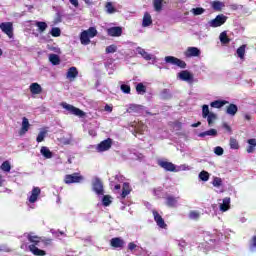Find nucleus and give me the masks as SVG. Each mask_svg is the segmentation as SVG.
Masks as SVG:
<instances>
[{
	"mask_svg": "<svg viewBox=\"0 0 256 256\" xmlns=\"http://www.w3.org/2000/svg\"><path fill=\"white\" fill-rule=\"evenodd\" d=\"M227 23V16L224 14H219L215 17V19L209 20L206 24V27H212L213 29L217 27H221Z\"/></svg>",
	"mask_w": 256,
	"mask_h": 256,
	"instance_id": "nucleus-1",
	"label": "nucleus"
},
{
	"mask_svg": "<svg viewBox=\"0 0 256 256\" xmlns=\"http://www.w3.org/2000/svg\"><path fill=\"white\" fill-rule=\"evenodd\" d=\"M61 107H63V109L68 111V113H70V115H75L76 117H83L85 115V112H83V110H81L71 104H68L67 102H62Z\"/></svg>",
	"mask_w": 256,
	"mask_h": 256,
	"instance_id": "nucleus-2",
	"label": "nucleus"
},
{
	"mask_svg": "<svg viewBox=\"0 0 256 256\" xmlns=\"http://www.w3.org/2000/svg\"><path fill=\"white\" fill-rule=\"evenodd\" d=\"M223 237V234H209L206 233L204 237V241L206 245H208L209 249L215 248V243H217V239H221Z\"/></svg>",
	"mask_w": 256,
	"mask_h": 256,
	"instance_id": "nucleus-3",
	"label": "nucleus"
},
{
	"mask_svg": "<svg viewBox=\"0 0 256 256\" xmlns=\"http://www.w3.org/2000/svg\"><path fill=\"white\" fill-rule=\"evenodd\" d=\"M84 180L85 178L79 173L67 174L64 177V183H66V185H71V183H81Z\"/></svg>",
	"mask_w": 256,
	"mask_h": 256,
	"instance_id": "nucleus-4",
	"label": "nucleus"
},
{
	"mask_svg": "<svg viewBox=\"0 0 256 256\" xmlns=\"http://www.w3.org/2000/svg\"><path fill=\"white\" fill-rule=\"evenodd\" d=\"M164 61L170 65H177V67H180V69H185V67H187V63H185V61L175 58L174 56H166Z\"/></svg>",
	"mask_w": 256,
	"mask_h": 256,
	"instance_id": "nucleus-5",
	"label": "nucleus"
},
{
	"mask_svg": "<svg viewBox=\"0 0 256 256\" xmlns=\"http://www.w3.org/2000/svg\"><path fill=\"white\" fill-rule=\"evenodd\" d=\"M0 29L9 39H13V23L12 22H2L0 24Z\"/></svg>",
	"mask_w": 256,
	"mask_h": 256,
	"instance_id": "nucleus-6",
	"label": "nucleus"
},
{
	"mask_svg": "<svg viewBox=\"0 0 256 256\" xmlns=\"http://www.w3.org/2000/svg\"><path fill=\"white\" fill-rule=\"evenodd\" d=\"M158 165L159 167H162V169H164L165 171H170L172 173H177V171H179L177 170V166H175V164H173L172 162L159 160Z\"/></svg>",
	"mask_w": 256,
	"mask_h": 256,
	"instance_id": "nucleus-7",
	"label": "nucleus"
},
{
	"mask_svg": "<svg viewBox=\"0 0 256 256\" xmlns=\"http://www.w3.org/2000/svg\"><path fill=\"white\" fill-rule=\"evenodd\" d=\"M178 79L180 81H185L186 83H189L190 85L193 84L194 77L191 72L187 70H182L180 73H178Z\"/></svg>",
	"mask_w": 256,
	"mask_h": 256,
	"instance_id": "nucleus-8",
	"label": "nucleus"
},
{
	"mask_svg": "<svg viewBox=\"0 0 256 256\" xmlns=\"http://www.w3.org/2000/svg\"><path fill=\"white\" fill-rule=\"evenodd\" d=\"M112 144H113V142L111 141V138L103 140L102 142H100L97 145L96 151H98V153H103L105 151H109Z\"/></svg>",
	"mask_w": 256,
	"mask_h": 256,
	"instance_id": "nucleus-9",
	"label": "nucleus"
},
{
	"mask_svg": "<svg viewBox=\"0 0 256 256\" xmlns=\"http://www.w3.org/2000/svg\"><path fill=\"white\" fill-rule=\"evenodd\" d=\"M154 221L156 222V225L160 227V229H167V223H165V220L161 215H159V212L157 210L152 211Z\"/></svg>",
	"mask_w": 256,
	"mask_h": 256,
	"instance_id": "nucleus-10",
	"label": "nucleus"
},
{
	"mask_svg": "<svg viewBox=\"0 0 256 256\" xmlns=\"http://www.w3.org/2000/svg\"><path fill=\"white\" fill-rule=\"evenodd\" d=\"M136 53L137 55H140L141 57H143L145 61H155V59H157L155 56H153L152 54H149L147 51H145V49L141 47L136 48Z\"/></svg>",
	"mask_w": 256,
	"mask_h": 256,
	"instance_id": "nucleus-11",
	"label": "nucleus"
},
{
	"mask_svg": "<svg viewBox=\"0 0 256 256\" xmlns=\"http://www.w3.org/2000/svg\"><path fill=\"white\" fill-rule=\"evenodd\" d=\"M110 245L114 249H123L125 247V240L121 237H115L110 240Z\"/></svg>",
	"mask_w": 256,
	"mask_h": 256,
	"instance_id": "nucleus-12",
	"label": "nucleus"
},
{
	"mask_svg": "<svg viewBox=\"0 0 256 256\" xmlns=\"http://www.w3.org/2000/svg\"><path fill=\"white\" fill-rule=\"evenodd\" d=\"M93 191L96 192V195H103V182L99 178H95L93 181Z\"/></svg>",
	"mask_w": 256,
	"mask_h": 256,
	"instance_id": "nucleus-13",
	"label": "nucleus"
},
{
	"mask_svg": "<svg viewBox=\"0 0 256 256\" xmlns=\"http://www.w3.org/2000/svg\"><path fill=\"white\" fill-rule=\"evenodd\" d=\"M39 195H41V188L33 187L30 195L28 196L29 203H36L37 199H39Z\"/></svg>",
	"mask_w": 256,
	"mask_h": 256,
	"instance_id": "nucleus-14",
	"label": "nucleus"
},
{
	"mask_svg": "<svg viewBox=\"0 0 256 256\" xmlns=\"http://www.w3.org/2000/svg\"><path fill=\"white\" fill-rule=\"evenodd\" d=\"M219 209L222 213H225L231 209V198L225 197L222 203L219 204Z\"/></svg>",
	"mask_w": 256,
	"mask_h": 256,
	"instance_id": "nucleus-15",
	"label": "nucleus"
},
{
	"mask_svg": "<svg viewBox=\"0 0 256 256\" xmlns=\"http://www.w3.org/2000/svg\"><path fill=\"white\" fill-rule=\"evenodd\" d=\"M185 57H199L201 55V50L197 47H188L184 52Z\"/></svg>",
	"mask_w": 256,
	"mask_h": 256,
	"instance_id": "nucleus-16",
	"label": "nucleus"
},
{
	"mask_svg": "<svg viewBox=\"0 0 256 256\" xmlns=\"http://www.w3.org/2000/svg\"><path fill=\"white\" fill-rule=\"evenodd\" d=\"M29 127H31V124L29 123V119H27V117H23L19 135L23 137V135H25V133L29 131Z\"/></svg>",
	"mask_w": 256,
	"mask_h": 256,
	"instance_id": "nucleus-17",
	"label": "nucleus"
},
{
	"mask_svg": "<svg viewBox=\"0 0 256 256\" xmlns=\"http://www.w3.org/2000/svg\"><path fill=\"white\" fill-rule=\"evenodd\" d=\"M213 187L218 189V193H223L225 190L223 189V179L220 177H214L212 181Z\"/></svg>",
	"mask_w": 256,
	"mask_h": 256,
	"instance_id": "nucleus-18",
	"label": "nucleus"
},
{
	"mask_svg": "<svg viewBox=\"0 0 256 256\" xmlns=\"http://www.w3.org/2000/svg\"><path fill=\"white\" fill-rule=\"evenodd\" d=\"M79 75V71L76 67L72 66L68 69L66 77L67 79H70V81H73L76 79V77Z\"/></svg>",
	"mask_w": 256,
	"mask_h": 256,
	"instance_id": "nucleus-19",
	"label": "nucleus"
},
{
	"mask_svg": "<svg viewBox=\"0 0 256 256\" xmlns=\"http://www.w3.org/2000/svg\"><path fill=\"white\" fill-rule=\"evenodd\" d=\"M107 33L110 35V37H121L123 30L121 27H111L107 30Z\"/></svg>",
	"mask_w": 256,
	"mask_h": 256,
	"instance_id": "nucleus-20",
	"label": "nucleus"
},
{
	"mask_svg": "<svg viewBox=\"0 0 256 256\" xmlns=\"http://www.w3.org/2000/svg\"><path fill=\"white\" fill-rule=\"evenodd\" d=\"M179 202V197H175L172 195H169L166 197V205L167 207H177V203Z\"/></svg>",
	"mask_w": 256,
	"mask_h": 256,
	"instance_id": "nucleus-21",
	"label": "nucleus"
},
{
	"mask_svg": "<svg viewBox=\"0 0 256 256\" xmlns=\"http://www.w3.org/2000/svg\"><path fill=\"white\" fill-rule=\"evenodd\" d=\"M29 251H31V253H33V255H36V256L47 255V253L44 250L39 249L37 246H35V244L29 245Z\"/></svg>",
	"mask_w": 256,
	"mask_h": 256,
	"instance_id": "nucleus-22",
	"label": "nucleus"
},
{
	"mask_svg": "<svg viewBox=\"0 0 256 256\" xmlns=\"http://www.w3.org/2000/svg\"><path fill=\"white\" fill-rule=\"evenodd\" d=\"M43 92V88L41 87V85H39V83H32L30 85V93H32V95H40V93Z\"/></svg>",
	"mask_w": 256,
	"mask_h": 256,
	"instance_id": "nucleus-23",
	"label": "nucleus"
},
{
	"mask_svg": "<svg viewBox=\"0 0 256 256\" xmlns=\"http://www.w3.org/2000/svg\"><path fill=\"white\" fill-rule=\"evenodd\" d=\"M41 155L44 157V159H53V152L47 147L42 146L40 149Z\"/></svg>",
	"mask_w": 256,
	"mask_h": 256,
	"instance_id": "nucleus-24",
	"label": "nucleus"
},
{
	"mask_svg": "<svg viewBox=\"0 0 256 256\" xmlns=\"http://www.w3.org/2000/svg\"><path fill=\"white\" fill-rule=\"evenodd\" d=\"M152 24H153V19L151 18V14L146 12L142 20V27H149Z\"/></svg>",
	"mask_w": 256,
	"mask_h": 256,
	"instance_id": "nucleus-25",
	"label": "nucleus"
},
{
	"mask_svg": "<svg viewBox=\"0 0 256 256\" xmlns=\"http://www.w3.org/2000/svg\"><path fill=\"white\" fill-rule=\"evenodd\" d=\"M80 42L82 43V45H89V43H91V38L86 31H83L80 34Z\"/></svg>",
	"mask_w": 256,
	"mask_h": 256,
	"instance_id": "nucleus-26",
	"label": "nucleus"
},
{
	"mask_svg": "<svg viewBox=\"0 0 256 256\" xmlns=\"http://www.w3.org/2000/svg\"><path fill=\"white\" fill-rule=\"evenodd\" d=\"M237 111H239V108L235 104H230L226 109L227 115H231L232 117L237 115Z\"/></svg>",
	"mask_w": 256,
	"mask_h": 256,
	"instance_id": "nucleus-27",
	"label": "nucleus"
},
{
	"mask_svg": "<svg viewBox=\"0 0 256 256\" xmlns=\"http://www.w3.org/2000/svg\"><path fill=\"white\" fill-rule=\"evenodd\" d=\"M198 137H217V130L216 129H210L205 132H201L198 134Z\"/></svg>",
	"mask_w": 256,
	"mask_h": 256,
	"instance_id": "nucleus-28",
	"label": "nucleus"
},
{
	"mask_svg": "<svg viewBox=\"0 0 256 256\" xmlns=\"http://www.w3.org/2000/svg\"><path fill=\"white\" fill-rule=\"evenodd\" d=\"M227 101L225 100H215L210 103V106L213 107L214 109H221V107H224V105H227Z\"/></svg>",
	"mask_w": 256,
	"mask_h": 256,
	"instance_id": "nucleus-29",
	"label": "nucleus"
},
{
	"mask_svg": "<svg viewBox=\"0 0 256 256\" xmlns=\"http://www.w3.org/2000/svg\"><path fill=\"white\" fill-rule=\"evenodd\" d=\"M129 193H131V186H129V183L125 182L122 186V193H121L122 199H125V197L129 195Z\"/></svg>",
	"mask_w": 256,
	"mask_h": 256,
	"instance_id": "nucleus-30",
	"label": "nucleus"
},
{
	"mask_svg": "<svg viewBox=\"0 0 256 256\" xmlns=\"http://www.w3.org/2000/svg\"><path fill=\"white\" fill-rule=\"evenodd\" d=\"M133 127L136 133H143V131L146 129V126L143 124V122H134Z\"/></svg>",
	"mask_w": 256,
	"mask_h": 256,
	"instance_id": "nucleus-31",
	"label": "nucleus"
},
{
	"mask_svg": "<svg viewBox=\"0 0 256 256\" xmlns=\"http://www.w3.org/2000/svg\"><path fill=\"white\" fill-rule=\"evenodd\" d=\"M136 92L138 95H145L147 93V87L143 85V83H138L136 85Z\"/></svg>",
	"mask_w": 256,
	"mask_h": 256,
	"instance_id": "nucleus-32",
	"label": "nucleus"
},
{
	"mask_svg": "<svg viewBox=\"0 0 256 256\" xmlns=\"http://www.w3.org/2000/svg\"><path fill=\"white\" fill-rule=\"evenodd\" d=\"M153 6L157 13L163 10V0H153Z\"/></svg>",
	"mask_w": 256,
	"mask_h": 256,
	"instance_id": "nucleus-33",
	"label": "nucleus"
},
{
	"mask_svg": "<svg viewBox=\"0 0 256 256\" xmlns=\"http://www.w3.org/2000/svg\"><path fill=\"white\" fill-rule=\"evenodd\" d=\"M248 148H247V153H253V151H255V147H256V139L252 138L248 140Z\"/></svg>",
	"mask_w": 256,
	"mask_h": 256,
	"instance_id": "nucleus-34",
	"label": "nucleus"
},
{
	"mask_svg": "<svg viewBox=\"0 0 256 256\" xmlns=\"http://www.w3.org/2000/svg\"><path fill=\"white\" fill-rule=\"evenodd\" d=\"M223 7H225V3L221 1L212 2V9H214V11H221Z\"/></svg>",
	"mask_w": 256,
	"mask_h": 256,
	"instance_id": "nucleus-35",
	"label": "nucleus"
},
{
	"mask_svg": "<svg viewBox=\"0 0 256 256\" xmlns=\"http://www.w3.org/2000/svg\"><path fill=\"white\" fill-rule=\"evenodd\" d=\"M46 137H47V130H45V129L40 130V132L36 138L37 143H41V142L45 141Z\"/></svg>",
	"mask_w": 256,
	"mask_h": 256,
	"instance_id": "nucleus-36",
	"label": "nucleus"
},
{
	"mask_svg": "<svg viewBox=\"0 0 256 256\" xmlns=\"http://www.w3.org/2000/svg\"><path fill=\"white\" fill-rule=\"evenodd\" d=\"M35 26L38 27L39 33H44L47 30V23L36 21Z\"/></svg>",
	"mask_w": 256,
	"mask_h": 256,
	"instance_id": "nucleus-37",
	"label": "nucleus"
},
{
	"mask_svg": "<svg viewBox=\"0 0 256 256\" xmlns=\"http://www.w3.org/2000/svg\"><path fill=\"white\" fill-rule=\"evenodd\" d=\"M49 61L52 63V65H59V63H61V59H59L57 54H50Z\"/></svg>",
	"mask_w": 256,
	"mask_h": 256,
	"instance_id": "nucleus-38",
	"label": "nucleus"
},
{
	"mask_svg": "<svg viewBox=\"0 0 256 256\" xmlns=\"http://www.w3.org/2000/svg\"><path fill=\"white\" fill-rule=\"evenodd\" d=\"M219 40H220V43H222L223 45H227V43H230L231 41L229 37H227V32L225 31L220 33Z\"/></svg>",
	"mask_w": 256,
	"mask_h": 256,
	"instance_id": "nucleus-39",
	"label": "nucleus"
},
{
	"mask_svg": "<svg viewBox=\"0 0 256 256\" xmlns=\"http://www.w3.org/2000/svg\"><path fill=\"white\" fill-rule=\"evenodd\" d=\"M27 239H28V241H30V243H35V245H37V243L41 242V238H39L36 235H33V233L28 234Z\"/></svg>",
	"mask_w": 256,
	"mask_h": 256,
	"instance_id": "nucleus-40",
	"label": "nucleus"
},
{
	"mask_svg": "<svg viewBox=\"0 0 256 256\" xmlns=\"http://www.w3.org/2000/svg\"><path fill=\"white\" fill-rule=\"evenodd\" d=\"M246 47H247V45H242L237 49L236 53H237V56L239 57V59H245Z\"/></svg>",
	"mask_w": 256,
	"mask_h": 256,
	"instance_id": "nucleus-41",
	"label": "nucleus"
},
{
	"mask_svg": "<svg viewBox=\"0 0 256 256\" xmlns=\"http://www.w3.org/2000/svg\"><path fill=\"white\" fill-rule=\"evenodd\" d=\"M0 169L4 171V173H9L11 171V163L9 161H4L0 166Z\"/></svg>",
	"mask_w": 256,
	"mask_h": 256,
	"instance_id": "nucleus-42",
	"label": "nucleus"
},
{
	"mask_svg": "<svg viewBox=\"0 0 256 256\" xmlns=\"http://www.w3.org/2000/svg\"><path fill=\"white\" fill-rule=\"evenodd\" d=\"M105 7L106 13H108L109 15L117 12V9H115V6H113L112 2H107Z\"/></svg>",
	"mask_w": 256,
	"mask_h": 256,
	"instance_id": "nucleus-43",
	"label": "nucleus"
},
{
	"mask_svg": "<svg viewBox=\"0 0 256 256\" xmlns=\"http://www.w3.org/2000/svg\"><path fill=\"white\" fill-rule=\"evenodd\" d=\"M212 112L209 111V105L204 104L202 106V117L203 119H207L209 115H211Z\"/></svg>",
	"mask_w": 256,
	"mask_h": 256,
	"instance_id": "nucleus-44",
	"label": "nucleus"
},
{
	"mask_svg": "<svg viewBox=\"0 0 256 256\" xmlns=\"http://www.w3.org/2000/svg\"><path fill=\"white\" fill-rule=\"evenodd\" d=\"M160 99H171V91L169 89H163L160 92Z\"/></svg>",
	"mask_w": 256,
	"mask_h": 256,
	"instance_id": "nucleus-45",
	"label": "nucleus"
},
{
	"mask_svg": "<svg viewBox=\"0 0 256 256\" xmlns=\"http://www.w3.org/2000/svg\"><path fill=\"white\" fill-rule=\"evenodd\" d=\"M90 39L97 36V29L95 27H90L88 30H84Z\"/></svg>",
	"mask_w": 256,
	"mask_h": 256,
	"instance_id": "nucleus-46",
	"label": "nucleus"
},
{
	"mask_svg": "<svg viewBox=\"0 0 256 256\" xmlns=\"http://www.w3.org/2000/svg\"><path fill=\"white\" fill-rule=\"evenodd\" d=\"M207 121H208V125L209 127H211L213 125V122L217 119V114L215 113H210L207 117H206Z\"/></svg>",
	"mask_w": 256,
	"mask_h": 256,
	"instance_id": "nucleus-47",
	"label": "nucleus"
},
{
	"mask_svg": "<svg viewBox=\"0 0 256 256\" xmlns=\"http://www.w3.org/2000/svg\"><path fill=\"white\" fill-rule=\"evenodd\" d=\"M199 179L201 180V181H209V172H207V171H205V170H203V171H201L200 173H199Z\"/></svg>",
	"mask_w": 256,
	"mask_h": 256,
	"instance_id": "nucleus-48",
	"label": "nucleus"
},
{
	"mask_svg": "<svg viewBox=\"0 0 256 256\" xmlns=\"http://www.w3.org/2000/svg\"><path fill=\"white\" fill-rule=\"evenodd\" d=\"M128 249L131 251V253H135V251H139L140 247L134 242H130L128 243Z\"/></svg>",
	"mask_w": 256,
	"mask_h": 256,
	"instance_id": "nucleus-49",
	"label": "nucleus"
},
{
	"mask_svg": "<svg viewBox=\"0 0 256 256\" xmlns=\"http://www.w3.org/2000/svg\"><path fill=\"white\" fill-rule=\"evenodd\" d=\"M201 217V214L197 211H191L189 213V219H192L194 221H197V219H199Z\"/></svg>",
	"mask_w": 256,
	"mask_h": 256,
	"instance_id": "nucleus-50",
	"label": "nucleus"
},
{
	"mask_svg": "<svg viewBox=\"0 0 256 256\" xmlns=\"http://www.w3.org/2000/svg\"><path fill=\"white\" fill-rule=\"evenodd\" d=\"M250 251L254 253L256 251V236H253L250 240V246H249Z\"/></svg>",
	"mask_w": 256,
	"mask_h": 256,
	"instance_id": "nucleus-51",
	"label": "nucleus"
},
{
	"mask_svg": "<svg viewBox=\"0 0 256 256\" xmlns=\"http://www.w3.org/2000/svg\"><path fill=\"white\" fill-rule=\"evenodd\" d=\"M104 207H109L111 205V196L105 195L102 199Z\"/></svg>",
	"mask_w": 256,
	"mask_h": 256,
	"instance_id": "nucleus-52",
	"label": "nucleus"
},
{
	"mask_svg": "<svg viewBox=\"0 0 256 256\" xmlns=\"http://www.w3.org/2000/svg\"><path fill=\"white\" fill-rule=\"evenodd\" d=\"M120 89H121L122 93H125L126 95H129V93H131V86H129V85L122 84L120 86Z\"/></svg>",
	"mask_w": 256,
	"mask_h": 256,
	"instance_id": "nucleus-53",
	"label": "nucleus"
},
{
	"mask_svg": "<svg viewBox=\"0 0 256 256\" xmlns=\"http://www.w3.org/2000/svg\"><path fill=\"white\" fill-rule=\"evenodd\" d=\"M230 149H239V142H237V139L230 138Z\"/></svg>",
	"mask_w": 256,
	"mask_h": 256,
	"instance_id": "nucleus-54",
	"label": "nucleus"
},
{
	"mask_svg": "<svg viewBox=\"0 0 256 256\" xmlns=\"http://www.w3.org/2000/svg\"><path fill=\"white\" fill-rule=\"evenodd\" d=\"M50 33L52 37H61V29H59L58 27L52 28Z\"/></svg>",
	"mask_w": 256,
	"mask_h": 256,
	"instance_id": "nucleus-55",
	"label": "nucleus"
},
{
	"mask_svg": "<svg viewBox=\"0 0 256 256\" xmlns=\"http://www.w3.org/2000/svg\"><path fill=\"white\" fill-rule=\"evenodd\" d=\"M106 53H117V45L112 44L108 47H106Z\"/></svg>",
	"mask_w": 256,
	"mask_h": 256,
	"instance_id": "nucleus-56",
	"label": "nucleus"
},
{
	"mask_svg": "<svg viewBox=\"0 0 256 256\" xmlns=\"http://www.w3.org/2000/svg\"><path fill=\"white\" fill-rule=\"evenodd\" d=\"M191 13H193V15H203L205 13V9H203V8H193L191 10Z\"/></svg>",
	"mask_w": 256,
	"mask_h": 256,
	"instance_id": "nucleus-57",
	"label": "nucleus"
},
{
	"mask_svg": "<svg viewBox=\"0 0 256 256\" xmlns=\"http://www.w3.org/2000/svg\"><path fill=\"white\" fill-rule=\"evenodd\" d=\"M137 111H139V106L135 104L130 105L128 108V113H135Z\"/></svg>",
	"mask_w": 256,
	"mask_h": 256,
	"instance_id": "nucleus-58",
	"label": "nucleus"
},
{
	"mask_svg": "<svg viewBox=\"0 0 256 256\" xmlns=\"http://www.w3.org/2000/svg\"><path fill=\"white\" fill-rule=\"evenodd\" d=\"M214 153H215V155L221 156V155H223L224 150H223L222 147L217 146V147L214 148Z\"/></svg>",
	"mask_w": 256,
	"mask_h": 256,
	"instance_id": "nucleus-59",
	"label": "nucleus"
},
{
	"mask_svg": "<svg viewBox=\"0 0 256 256\" xmlns=\"http://www.w3.org/2000/svg\"><path fill=\"white\" fill-rule=\"evenodd\" d=\"M191 169V167L183 164L179 167V169H176V171H189Z\"/></svg>",
	"mask_w": 256,
	"mask_h": 256,
	"instance_id": "nucleus-60",
	"label": "nucleus"
},
{
	"mask_svg": "<svg viewBox=\"0 0 256 256\" xmlns=\"http://www.w3.org/2000/svg\"><path fill=\"white\" fill-rule=\"evenodd\" d=\"M4 251V253H11V248L5 246V245H2L1 248H0V252Z\"/></svg>",
	"mask_w": 256,
	"mask_h": 256,
	"instance_id": "nucleus-61",
	"label": "nucleus"
},
{
	"mask_svg": "<svg viewBox=\"0 0 256 256\" xmlns=\"http://www.w3.org/2000/svg\"><path fill=\"white\" fill-rule=\"evenodd\" d=\"M104 111H106L107 113H111L113 111V106L106 104L104 107Z\"/></svg>",
	"mask_w": 256,
	"mask_h": 256,
	"instance_id": "nucleus-62",
	"label": "nucleus"
},
{
	"mask_svg": "<svg viewBox=\"0 0 256 256\" xmlns=\"http://www.w3.org/2000/svg\"><path fill=\"white\" fill-rule=\"evenodd\" d=\"M71 5H74V7H79V0H69Z\"/></svg>",
	"mask_w": 256,
	"mask_h": 256,
	"instance_id": "nucleus-63",
	"label": "nucleus"
},
{
	"mask_svg": "<svg viewBox=\"0 0 256 256\" xmlns=\"http://www.w3.org/2000/svg\"><path fill=\"white\" fill-rule=\"evenodd\" d=\"M229 7H230V9H232V11H237V9H239V5H237V4H232Z\"/></svg>",
	"mask_w": 256,
	"mask_h": 256,
	"instance_id": "nucleus-64",
	"label": "nucleus"
}]
</instances>
